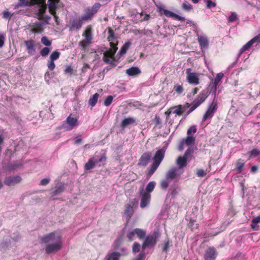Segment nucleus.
I'll return each mask as SVG.
<instances>
[{
    "instance_id": "cd10ccee",
    "label": "nucleus",
    "mask_w": 260,
    "mask_h": 260,
    "mask_svg": "<svg viewBox=\"0 0 260 260\" xmlns=\"http://www.w3.org/2000/svg\"><path fill=\"white\" fill-rule=\"evenodd\" d=\"M121 254L118 252H113L107 255L106 260H119Z\"/></svg>"
},
{
    "instance_id": "dca6fc26",
    "label": "nucleus",
    "mask_w": 260,
    "mask_h": 260,
    "mask_svg": "<svg viewBox=\"0 0 260 260\" xmlns=\"http://www.w3.org/2000/svg\"><path fill=\"white\" fill-rule=\"evenodd\" d=\"M195 142V138L192 136L188 135L186 138L183 139L180 142L179 146H191L193 145Z\"/></svg>"
},
{
    "instance_id": "1a4fd4ad",
    "label": "nucleus",
    "mask_w": 260,
    "mask_h": 260,
    "mask_svg": "<svg viewBox=\"0 0 260 260\" xmlns=\"http://www.w3.org/2000/svg\"><path fill=\"white\" fill-rule=\"evenodd\" d=\"M137 201L133 199L125 206L124 215L128 218H131L134 213V207L136 206Z\"/></svg>"
},
{
    "instance_id": "6ab92c4d",
    "label": "nucleus",
    "mask_w": 260,
    "mask_h": 260,
    "mask_svg": "<svg viewBox=\"0 0 260 260\" xmlns=\"http://www.w3.org/2000/svg\"><path fill=\"white\" fill-rule=\"evenodd\" d=\"M56 237L55 232H52L42 238L41 240L44 243H49L50 242H56Z\"/></svg>"
},
{
    "instance_id": "ea45409f",
    "label": "nucleus",
    "mask_w": 260,
    "mask_h": 260,
    "mask_svg": "<svg viewBox=\"0 0 260 260\" xmlns=\"http://www.w3.org/2000/svg\"><path fill=\"white\" fill-rule=\"evenodd\" d=\"M42 30V22H37L35 23L34 28V31L35 32H40Z\"/></svg>"
},
{
    "instance_id": "4be33fe9",
    "label": "nucleus",
    "mask_w": 260,
    "mask_h": 260,
    "mask_svg": "<svg viewBox=\"0 0 260 260\" xmlns=\"http://www.w3.org/2000/svg\"><path fill=\"white\" fill-rule=\"evenodd\" d=\"M25 44L28 53L30 55L34 54L36 51L34 41L32 40L27 41L25 42Z\"/></svg>"
},
{
    "instance_id": "6e6d98bb",
    "label": "nucleus",
    "mask_w": 260,
    "mask_h": 260,
    "mask_svg": "<svg viewBox=\"0 0 260 260\" xmlns=\"http://www.w3.org/2000/svg\"><path fill=\"white\" fill-rule=\"evenodd\" d=\"M197 132V127L196 125L191 126L187 131V135H191V133L194 134Z\"/></svg>"
},
{
    "instance_id": "bb28decb",
    "label": "nucleus",
    "mask_w": 260,
    "mask_h": 260,
    "mask_svg": "<svg viewBox=\"0 0 260 260\" xmlns=\"http://www.w3.org/2000/svg\"><path fill=\"white\" fill-rule=\"evenodd\" d=\"M248 155V159L260 156V149L254 148L246 153Z\"/></svg>"
},
{
    "instance_id": "a211bd4d",
    "label": "nucleus",
    "mask_w": 260,
    "mask_h": 260,
    "mask_svg": "<svg viewBox=\"0 0 260 260\" xmlns=\"http://www.w3.org/2000/svg\"><path fill=\"white\" fill-rule=\"evenodd\" d=\"M58 2L59 0H48L49 11L50 13L53 15L56 20L57 18V16L56 15L55 11L56 5Z\"/></svg>"
},
{
    "instance_id": "bf43d9fd",
    "label": "nucleus",
    "mask_w": 260,
    "mask_h": 260,
    "mask_svg": "<svg viewBox=\"0 0 260 260\" xmlns=\"http://www.w3.org/2000/svg\"><path fill=\"white\" fill-rule=\"evenodd\" d=\"M135 234V230L133 231L128 233L127 234V238L129 241H132L134 239Z\"/></svg>"
},
{
    "instance_id": "79ce46f5",
    "label": "nucleus",
    "mask_w": 260,
    "mask_h": 260,
    "mask_svg": "<svg viewBox=\"0 0 260 260\" xmlns=\"http://www.w3.org/2000/svg\"><path fill=\"white\" fill-rule=\"evenodd\" d=\"M170 181L166 177L165 179L161 180L160 182V186L161 188L166 189L169 186Z\"/></svg>"
},
{
    "instance_id": "9d476101",
    "label": "nucleus",
    "mask_w": 260,
    "mask_h": 260,
    "mask_svg": "<svg viewBox=\"0 0 260 260\" xmlns=\"http://www.w3.org/2000/svg\"><path fill=\"white\" fill-rule=\"evenodd\" d=\"M217 255V252L214 247H209L207 248L204 253L205 260H215Z\"/></svg>"
},
{
    "instance_id": "09e8293b",
    "label": "nucleus",
    "mask_w": 260,
    "mask_h": 260,
    "mask_svg": "<svg viewBox=\"0 0 260 260\" xmlns=\"http://www.w3.org/2000/svg\"><path fill=\"white\" fill-rule=\"evenodd\" d=\"M181 107V105H178L177 106H174L172 108L174 111L173 113L176 114L177 115L181 116V111L180 110V108Z\"/></svg>"
},
{
    "instance_id": "774afa93",
    "label": "nucleus",
    "mask_w": 260,
    "mask_h": 260,
    "mask_svg": "<svg viewBox=\"0 0 260 260\" xmlns=\"http://www.w3.org/2000/svg\"><path fill=\"white\" fill-rule=\"evenodd\" d=\"M170 246V242L168 240L167 241L165 242V243L164 244L163 247H162V250L164 251L167 252Z\"/></svg>"
},
{
    "instance_id": "f257e3e1",
    "label": "nucleus",
    "mask_w": 260,
    "mask_h": 260,
    "mask_svg": "<svg viewBox=\"0 0 260 260\" xmlns=\"http://www.w3.org/2000/svg\"><path fill=\"white\" fill-rule=\"evenodd\" d=\"M208 96V91L203 90L191 104L186 103L183 105H181V107L180 108L181 115L184 114L185 117H186L201 105L205 101Z\"/></svg>"
},
{
    "instance_id": "8fccbe9b",
    "label": "nucleus",
    "mask_w": 260,
    "mask_h": 260,
    "mask_svg": "<svg viewBox=\"0 0 260 260\" xmlns=\"http://www.w3.org/2000/svg\"><path fill=\"white\" fill-rule=\"evenodd\" d=\"M174 90L176 92V93L180 94L183 91V88L181 85L176 84L174 86Z\"/></svg>"
},
{
    "instance_id": "f704fd0d",
    "label": "nucleus",
    "mask_w": 260,
    "mask_h": 260,
    "mask_svg": "<svg viewBox=\"0 0 260 260\" xmlns=\"http://www.w3.org/2000/svg\"><path fill=\"white\" fill-rule=\"evenodd\" d=\"M132 43L129 42H127L123 45L119 51V54L123 55L126 53L127 50L131 46Z\"/></svg>"
},
{
    "instance_id": "37998d69",
    "label": "nucleus",
    "mask_w": 260,
    "mask_h": 260,
    "mask_svg": "<svg viewBox=\"0 0 260 260\" xmlns=\"http://www.w3.org/2000/svg\"><path fill=\"white\" fill-rule=\"evenodd\" d=\"M108 33L109 36L107 38V39L109 42L114 41L116 39V37L115 36L114 31L112 29L110 28L109 29Z\"/></svg>"
},
{
    "instance_id": "052dcab7",
    "label": "nucleus",
    "mask_w": 260,
    "mask_h": 260,
    "mask_svg": "<svg viewBox=\"0 0 260 260\" xmlns=\"http://www.w3.org/2000/svg\"><path fill=\"white\" fill-rule=\"evenodd\" d=\"M83 35L85 37L84 40H85V41H87L89 42L90 43H91V40L92 39V36H91V34L90 31H89L88 32H85Z\"/></svg>"
},
{
    "instance_id": "4d7b16f0",
    "label": "nucleus",
    "mask_w": 260,
    "mask_h": 260,
    "mask_svg": "<svg viewBox=\"0 0 260 260\" xmlns=\"http://www.w3.org/2000/svg\"><path fill=\"white\" fill-rule=\"evenodd\" d=\"M47 67L50 71H53L55 68L54 61L49 60L47 63Z\"/></svg>"
},
{
    "instance_id": "393cba45",
    "label": "nucleus",
    "mask_w": 260,
    "mask_h": 260,
    "mask_svg": "<svg viewBox=\"0 0 260 260\" xmlns=\"http://www.w3.org/2000/svg\"><path fill=\"white\" fill-rule=\"evenodd\" d=\"M136 123V120L133 117H128L124 119L120 124L121 127L122 128H125L130 124H132Z\"/></svg>"
},
{
    "instance_id": "473e14b6",
    "label": "nucleus",
    "mask_w": 260,
    "mask_h": 260,
    "mask_svg": "<svg viewBox=\"0 0 260 260\" xmlns=\"http://www.w3.org/2000/svg\"><path fill=\"white\" fill-rule=\"evenodd\" d=\"M144 241L149 246H153L156 243V238L153 236L147 237Z\"/></svg>"
},
{
    "instance_id": "c03bdc74",
    "label": "nucleus",
    "mask_w": 260,
    "mask_h": 260,
    "mask_svg": "<svg viewBox=\"0 0 260 260\" xmlns=\"http://www.w3.org/2000/svg\"><path fill=\"white\" fill-rule=\"evenodd\" d=\"M204 2L206 4L207 9H211L216 6V3L211 0H204Z\"/></svg>"
},
{
    "instance_id": "680f3d73",
    "label": "nucleus",
    "mask_w": 260,
    "mask_h": 260,
    "mask_svg": "<svg viewBox=\"0 0 260 260\" xmlns=\"http://www.w3.org/2000/svg\"><path fill=\"white\" fill-rule=\"evenodd\" d=\"M197 175L200 177H204L207 173L203 169H199L197 171Z\"/></svg>"
},
{
    "instance_id": "412c9836",
    "label": "nucleus",
    "mask_w": 260,
    "mask_h": 260,
    "mask_svg": "<svg viewBox=\"0 0 260 260\" xmlns=\"http://www.w3.org/2000/svg\"><path fill=\"white\" fill-rule=\"evenodd\" d=\"M254 42H257L256 39H255V37L248 42L246 44H245L240 50L239 53V57L244 52L248 50L253 45Z\"/></svg>"
},
{
    "instance_id": "a18cd8bd",
    "label": "nucleus",
    "mask_w": 260,
    "mask_h": 260,
    "mask_svg": "<svg viewBox=\"0 0 260 260\" xmlns=\"http://www.w3.org/2000/svg\"><path fill=\"white\" fill-rule=\"evenodd\" d=\"M193 149L191 147H188V148L185 152L184 155H183L185 158L188 159L193 153Z\"/></svg>"
},
{
    "instance_id": "338daca9",
    "label": "nucleus",
    "mask_w": 260,
    "mask_h": 260,
    "mask_svg": "<svg viewBox=\"0 0 260 260\" xmlns=\"http://www.w3.org/2000/svg\"><path fill=\"white\" fill-rule=\"evenodd\" d=\"M145 254L144 252H141L138 256L133 260H144Z\"/></svg>"
},
{
    "instance_id": "ddd939ff",
    "label": "nucleus",
    "mask_w": 260,
    "mask_h": 260,
    "mask_svg": "<svg viewBox=\"0 0 260 260\" xmlns=\"http://www.w3.org/2000/svg\"><path fill=\"white\" fill-rule=\"evenodd\" d=\"M21 177L19 175L7 177L4 180V184L7 186H14L21 182Z\"/></svg>"
},
{
    "instance_id": "e433bc0d",
    "label": "nucleus",
    "mask_w": 260,
    "mask_h": 260,
    "mask_svg": "<svg viewBox=\"0 0 260 260\" xmlns=\"http://www.w3.org/2000/svg\"><path fill=\"white\" fill-rule=\"evenodd\" d=\"M135 234L140 239H143L145 236L146 232L142 229L136 228L135 229Z\"/></svg>"
},
{
    "instance_id": "9b49d317",
    "label": "nucleus",
    "mask_w": 260,
    "mask_h": 260,
    "mask_svg": "<svg viewBox=\"0 0 260 260\" xmlns=\"http://www.w3.org/2000/svg\"><path fill=\"white\" fill-rule=\"evenodd\" d=\"M140 194L141 196L140 207L141 208H144L149 204L151 194L149 192H145L143 189L140 191Z\"/></svg>"
},
{
    "instance_id": "5701e85b",
    "label": "nucleus",
    "mask_w": 260,
    "mask_h": 260,
    "mask_svg": "<svg viewBox=\"0 0 260 260\" xmlns=\"http://www.w3.org/2000/svg\"><path fill=\"white\" fill-rule=\"evenodd\" d=\"M83 20H82V19L81 20H73L70 26V30H73L74 29H80L82 26Z\"/></svg>"
},
{
    "instance_id": "0eeeda50",
    "label": "nucleus",
    "mask_w": 260,
    "mask_h": 260,
    "mask_svg": "<svg viewBox=\"0 0 260 260\" xmlns=\"http://www.w3.org/2000/svg\"><path fill=\"white\" fill-rule=\"evenodd\" d=\"M159 12L162 14H164L166 16L168 17L173 18L176 20H179L181 21H185V19L184 17H181L174 12H171L169 10H166L164 8V6L159 7L158 8Z\"/></svg>"
},
{
    "instance_id": "e2e57ef3",
    "label": "nucleus",
    "mask_w": 260,
    "mask_h": 260,
    "mask_svg": "<svg viewBox=\"0 0 260 260\" xmlns=\"http://www.w3.org/2000/svg\"><path fill=\"white\" fill-rule=\"evenodd\" d=\"M103 61L106 63H108V64H111L112 66H115V64L114 62V61L113 60H110V59H109L107 57V56H104V57H103Z\"/></svg>"
},
{
    "instance_id": "39448f33",
    "label": "nucleus",
    "mask_w": 260,
    "mask_h": 260,
    "mask_svg": "<svg viewBox=\"0 0 260 260\" xmlns=\"http://www.w3.org/2000/svg\"><path fill=\"white\" fill-rule=\"evenodd\" d=\"M61 236L57 235L56 237V242L54 243L48 244L46 246V252L48 254L56 252L61 248Z\"/></svg>"
},
{
    "instance_id": "69168bd1",
    "label": "nucleus",
    "mask_w": 260,
    "mask_h": 260,
    "mask_svg": "<svg viewBox=\"0 0 260 260\" xmlns=\"http://www.w3.org/2000/svg\"><path fill=\"white\" fill-rule=\"evenodd\" d=\"M64 73L66 74L72 75L73 73V69L71 66H67L66 67V68L64 69Z\"/></svg>"
},
{
    "instance_id": "f3484780",
    "label": "nucleus",
    "mask_w": 260,
    "mask_h": 260,
    "mask_svg": "<svg viewBox=\"0 0 260 260\" xmlns=\"http://www.w3.org/2000/svg\"><path fill=\"white\" fill-rule=\"evenodd\" d=\"M223 77V74L222 73H219L216 75V76L214 79L213 86L211 89L210 93H212L213 94L215 95L216 91H217V85L219 83V82L221 81V80L222 79Z\"/></svg>"
},
{
    "instance_id": "4c0bfd02",
    "label": "nucleus",
    "mask_w": 260,
    "mask_h": 260,
    "mask_svg": "<svg viewBox=\"0 0 260 260\" xmlns=\"http://www.w3.org/2000/svg\"><path fill=\"white\" fill-rule=\"evenodd\" d=\"M22 166L21 163H19L18 162H13L9 165L8 168V170L9 171H12L16 170L20 166Z\"/></svg>"
},
{
    "instance_id": "603ef678",
    "label": "nucleus",
    "mask_w": 260,
    "mask_h": 260,
    "mask_svg": "<svg viewBox=\"0 0 260 260\" xmlns=\"http://www.w3.org/2000/svg\"><path fill=\"white\" fill-rule=\"evenodd\" d=\"M113 99V96H112V95L108 96L104 102V105L106 106H110L112 102Z\"/></svg>"
},
{
    "instance_id": "de8ad7c7",
    "label": "nucleus",
    "mask_w": 260,
    "mask_h": 260,
    "mask_svg": "<svg viewBox=\"0 0 260 260\" xmlns=\"http://www.w3.org/2000/svg\"><path fill=\"white\" fill-rule=\"evenodd\" d=\"M41 42L46 46H50L51 45V41L48 40V38L46 36H43L41 38Z\"/></svg>"
},
{
    "instance_id": "c756f323",
    "label": "nucleus",
    "mask_w": 260,
    "mask_h": 260,
    "mask_svg": "<svg viewBox=\"0 0 260 260\" xmlns=\"http://www.w3.org/2000/svg\"><path fill=\"white\" fill-rule=\"evenodd\" d=\"M245 165L244 161L240 158L238 159L236 162V168L235 170H236L238 173H241L243 171V168Z\"/></svg>"
},
{
    "instance_id": "20e7f679",
    "label": "nucleus",
    "mask_w": 260,
    "mask_h": 260,
    "mask_svg": "<svg viewBox=\"0 0 260 260\" xmlns=\"http://www.w3.org/2000/svg\"><path fill=\"white\" fill-rule=\"evenodd\" d=\"M101 5L100 3H95L91 8H88L85 11V13L82 16V19L87 21L90 19L101 7Z\"/></svg>"
},
{
    "instance_id": "a19ab883",
    "label": "nucleus",
    "mask_w": 260,
    "mask_h": 260,
    "mask_svg": "<svg viewBox=\"0 0 260 260\" xmlns=\"http://www.w3.org/2000/svg\"><path fill=\"white\" fill-rule=\"evenodd\" d=\"M60 53L58 51L56 50L53 51L50 55V60L55 61L60 56Z\"/></svg>"
},
{
    "instance_id": "c85d7f7f",
    "label": "nucleus",
    "mask_w": 260,
    "mask_h": 260,
    "mask_svg": "<svg viewBox=\"0 0 260 260\" xmlns=\"http://www.w3.org/2000/svg\"><path fill=\"white\" fill-rule=\"evenodd\" d=\"M198 41L201 48H206L208 47L209 42L207 38L203 36L199 37Z\"/></svg>"
},
{
    "instance_id": "58836bf2",
    "label": "nucleus",
    "mask_w": 260,
    "mask_h": 260,
    "mask_svg": "<svg viewBox=\"0 0 260 260\" xmlns=\"http://www.w3.org/2000/svg\"><path fill=\"white\" fill-rule=\"evenodd\" d=\"M155 185L156 183L154 181L149 182L146 186V191H145L149 193L152 192L154 190Z\"/></svg>"
},
{
    "instance_id": "5fc2aeb1",
    "label": "nucleus",
    "mask_w": 260,
    "mask_h": 260,
    "mask_svg": "<svg viewBox=\"0 0 260 260\" xmlns=\"http://www.w3.org/2000/svg\"><path fill=\"white\" fill-rule=\"evenodd\" d=\"M50 52V48L48 47L43 48L40 51V54L42 56H46Z\"/></svg>"
},
{
    "instance_id": "423d86ee",
    "label": "nucleus",
    "mask_w": 260,
    "mask_h": 260,
    "mask_svg": "<svg viewBox=\"0 0 260 260\" xmlns=\"http://www.w3.org/2000/svg\"><path fill=\"white\" fill-rule=\"evenodd\" d=\"M215 99V96L214 98L213 102L208 106L207 110L203 117L202 122L205 121L208 119H211L217 111V104L216 102H214Z\"/></svg>"
},
{
    "instance_id": "13d9d810",
    "label": "nucleus",
    "mask_w": 260,
    "mask_h": 260,
    "mask_svg": "<svg viewBox=\"0 0 260 260\" xmlns=\"http://www.w3.org/2000/svg\"><path fill=\"white\" fill-rule=\"evenodd\" d=\"M140 245L138 242H135L133 246V252H138L140 251Z\"/></svg>"
},
{
    "instance_id": "7c9ffc66",
    "label": "nucleus",
    "mask_w": 260,
    "mask_h": 260,
    "mask_svg": "<svg viewBox=\"0 0 260 260\" xmlns=\"http://www.w3.org/2000/svg\"><path fill=\"white\" fill-rule=\"evenodd\" d=\"M99 96H100V94L98 93H95V94H94L89 99L88 104L92 107H94L96 105V104L98 102V100Z\"/></svg>"
},
{
    "instance_id": "f03ea898",
    "label": "nucleus",
    "mask_w": 260,
    "mask_h": 260,
    "mask_svg": "<svg viewBox=\"0 0 260 260\" xmlns=\"http://www.w3.org/2000/svg\"><path fill=\"white\" fill-rule=\"evenodd\" d=\"M107 157L105 153L101 156L95 155L88 159L84 165V170L88 171L93 169L96 166L98 167L104 166L106 164Z\"/></svg>"
},
{
    "instance_id": "4468645a",
    "label": "nucleus",
    "mask_w": 260,
    "mask_h": 260,
    "mask_svg": "<svg viewBox=\"0 0 260 260\" xmlns=\"http://www.w3.org/2000/svg\"><path fill=\"white\" fill-rule=\"evenodd\" d=\"M152 155L151 152H145L141 156L138 165L146 167L151 159Z\"/></svg>"
},
{
    "instance_id": "6e6552de",
    "label": "nucleus",
    "mask_w": 260,
    "mask_h": 260,
    "mask_svg": "<svg viewBox=\"0 0 260 260\" xmlns=\"http://www.w3.org/2000/svg\"><path fill=\"white\" fill-rule=\"evenodd\" d=\"M179 170L177 167H173L170 169L166 173V177L170 181L175 180L177 182L176 179L177 177H179L183 173V170H181L178 173Z\"/></svg>"
},
{
    "instance_id": "0e129e2a",
    "label": "nucleus",
    "mask_w": 260,
    "mask_h": 260,
    "mask_svg": "<svg viewBox=\"0 0 260 260\" xmlns=\"http://www.w3.org/2000/svg\"><path fill=\"white\" fill-rule=\"evenodd\" d=\"M90 43L87 41H85V40H83L82 41L79 42V46L82 47L83 49H85L87 47V45L89 44Z\"/></svg>"
},
{
    "instance_id": "3c124183",
    "label": "nucleus",
    "mask_w": 260,
    "mask_h": 260,
    "mask_svg": "<svg viewBox=\"0 0 260 260\" xmlns=\"http://www.w3.org/2000/svg\"><path fill=\"white\" fill-rule=\"evenodd\" d=\"M182 8L183 10L186 11H190L192 9V6L191 4L188 3H184L182 5Z\"/></svg>"
},
{
    "instance_id": "2f4dec72",
    "label": "nucleus",
    "mask_w": 260,
    "mask_h": 260,
    "mask_svg": "<svg viewBox=\"0 0 260 260\" xmlns=\"http://www.w3.org/2000/svg\"><path fill=\"white\" fill-rule=\"evenodd\" d=\"M159 166V164L153 162V164L151 165L150 168L148 170L147 176L149 177H151L157 170Z\"/></svg>"
},
{
    "instance_id": "864d4df0",
    "label": "nucleus",
    "mask_w": 260,
    "mask_h": 260,
    "mask_svg": "<svg viewBox=\"0 0 260 260\" xmlns=\"http://www.w3.org/2000/svg\"><path fill=\"white\" fill-rule=\"evenodd\" d=\"M238 19L237 15L235 12H232L228 18L229 22H233Z\"/></svg>"
},
{
    "instance_id": "aec40b11",
    "label": "nucleus",
    "mask_w": 260,
    "mask_h": 260,
    "mask_svg": "<svg viewBox=\"0 0 260 260\" xmlns=\"http://www.w3.org/2000/svg\"><path fill=\"white\" fill-rule=\"evenodd\" d=\"M187 159L183 156H179L176 161V164L178 166V170H182L187 166Z\"/></svg>"
},
{
    "instance_id": "c9c22d12",
    "label": "nucleus",
    "mask_w": 260,
    "mask_h": 260,
    "mask_svg": "<svg viewBox=\"0 0 260 260\" xmlns=\"http://www.w3.org/2000/svg\"><path fill=\"white\" fill-rule=\"evenodd\" d=\"M171 194L173 197H175L178 193L179 187L177 184H173L170 187Z\"/></svg>"
},
{
    "instance_id": "49530a36",
    "label": "nucleus",
    "mask_w": 260,
    "mask_h": 260,
    "mask_svg": "<svg viewBox=\"0 0 260 260\" xmlns=\"http://www.w3.org/2000/svg\"><path fill=\"white\" fill-rule=\"evenodd\" d=\"M116 51V49L110 48L108 51L104 52V55H105V56H109L110 57H113Z\"/></svg>"
},
{
    "instance_id": "a878e982",
    "label": "nucleus",
    "mask_w": 260,
    "mask_h": 260,
    "mask_svg": "<svg viewBox=\"0 0 260 260\" xmlns=\"http://www.w3.org/2000/svg\"><path fill=\"white\" fill-rule=\"evenodd\" d=\"M126 73L129 76H136L141 73V70L138 67H133L127 69Z\"/></svg>"
},
{
    "instance_id": "b1692460",
    "label": "nucleus",
    "mask_w": 260,
    "mask_h": 260,
    "mask_svg": "<svg viewBox=\"0 0 260 260\" xmlns=\"http://www.w3.org/2000/svg\"><path fill=\"white\" fill-rule=\"evenodd\" d=\"M259 224H260V215L252 219L251 223V229L255 231H257V230H260Z\"/></svg>"
},
{
    "instance_id": "f8f14e48",
    "label": "nucleus",
    "mask_w": 260,
    "mask_h": 260,
    "mask_svg": "<svg viewBox=\"0 0 260 260\" xmlns=\"http://www.w3.org/2000/svg\"><path fill=\"white\" fill-rule=\"evenodd\" d=\"M191 69H187L186 70L187 80L188 82L194 85H197L199 83V78L198 75L196 73L190 72Z\"/></svg>"
},
{
    "instance_id": "7ed1b4c3",
    "label": "nucleus",
    "mask_w": 260,
    "mask_h": 260,
    "mask_svg": "<svg viewBox=\"0 0 260 260\" xmlns=\"http://www.w3.org/2000/svg\"><path fill=\"white\" fill-rule=\"evenodd\" d=\"M78 125V119L76 118L71 117V114L69 116L66 120L61 124V128L66 131H70Z\"/></svg>"
},
{
    "instance_id": "2eb2a0df",
    "label": "nucleus",
    "mask_w": 260,
    "mask_h": 260,
    "mask_svg": "<svg viewBox=\"0 0 260 260\" xmlns=\"http://www.w3.org/2000/svg\"><path fill=\"white\" fill-rule=\"evenodd\" d=\"M165 152L166 149L165 147L158 150L154 156V162L160 165V162L164 158Z\"/></svg>"
},
{
    "instance_id": "72a5a7b5",
    "label": "nucleus",
    "mask_w": 260,
    "mask_h": 260,
    "mask_svg": "<svg viewBox=\"0 0 260 260\" xmlns=\"http://www.w3.org/2000/svg\"><path fill=\"white\" fill-rule=\"evenodd\" d=\"M64 190L63 184L60 183L57 184L55 186V189L52 192V196H56L57 194L60 193Z\"/></svg>"
}]
</instances>
